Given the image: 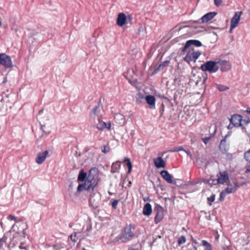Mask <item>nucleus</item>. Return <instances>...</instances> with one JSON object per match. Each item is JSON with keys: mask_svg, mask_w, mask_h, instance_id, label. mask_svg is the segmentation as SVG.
I'll return each instance as SVG.
<instances>
[{"mask_svg": "<svg viewBox=\"0 0 250 250\" xmlns=\"http://www.w3.org/2000/svg\"><path fill=\"white\" fill-rule=\"evenodd\" d=\"M116 117H119L121 118V120H122L123 121H124V117L123 115H117L116 116Z\"/></svg>", "mask_w": 250, "mask_h": 250, "instance_id": "40", "label": "nucleus"}, {"mask_svg": "<svg viewBox=\"0 0 250 250\" xmlns=\"http://www.w3.org/2000/svg\"><path fill=\"white\" fill-rule=\"evenodd\" d=\"M216 13L215 12H209L208 13L205 15H204L200 20L201 21V22L199 21L200 23H204L208 21H209L212 20L214 17L216 15Z\"/></svg>", "mask_w": 250, "mask_h": 250, "instance_id": "18", "label": "nucleus"}, {"mask_svg": "<svg viewBox=\"0 0 250 250\" xmlns=\"http://www.w3.org/2000/svg\"><path fill=\"white\" fill-rule=\"evenodd\" d=\"M230 125L231 124L233 126L236 127H241L242 128H244V123L246 125L248 122L242 119V117L239 114H234L232 115L229 119Z\"/></svg>", "mask_w": 250, "mask_h": 250, "instance_id": "5", "label": "nucleus"}, {"mask_svg": "<svg viewBox=\"0 0 250 250\" xmlns=\"http://www.w3.org/2000/svg\"><path fill=\"white\" fill-rule=\"evenodd\" d=\"M218 178L215 179L213 176H211L210 179L206 180L204 182L207 183L210 187L218 184H224L229 181V174L227 171L219 172L217 175Z\"/></svg>", "mask_w": 250, "mask_h": 250, "instance_id": "2", "label": "nucleus"}, {"mask_svg": "<svg viewBox=\"0 0 250 250\" xmlns=\"http://www.w3.org/2000/svg\"><path fill=\"white\" fill-rule=\"evenodd\" d=\"M93 171H97L96 168H91L88 172V176L86 180L83 184H79L77 187V191L81 192L83 190L86 191H93L94 188L97 187L98 183V180L92 175L91 173Z\"/></svg>", "mask_w": 250, "mask_h": 250, "instance_id": "1", "label": "nucleus"}, {"mask_svg": "<svg viewBox=\"0 0 250 250\" xmlns=\"http://www.w3.org/2000/svg\"><path fill=\"white\" fill-rule=\"evenodd\" d=\"M145 99L146 102L149 105V107L150 108H153L155 107V98L154 96L150 95H147Z\"/></svg>", "mask_w": 250, "mask_h": 250, "instance_id": "19", "label": "nucleus"}, {"mask_svg": "<svg viewBox=\"0 0 250 250\" xmlns=\"http://www.w3.org/2000/svg\"><path fill=\"white\" fill-rule=\"evenodd\" d=\"M154 210L155 213L154 222L157 224L164 219L165 211L164 208L158 204L155 205Z\"/></svg>", "mask_w": 250, "mask_h": 250, "instance_id": "7", "label": "nucleus"}, {"mask_svg": "<svg viewBox=\"0 0 250 250\" xmlns=\"http://www.w3.org/2000/svg\"><path fill=\"white\" fill-rule=\"evenodd\" d=\"M200 55L201 52L200 51H194L193 49L189 50L184 58V60L188 63L192 61L195 62Z\"/></svg>", "mask_w": 250, "mask_h": 250, "instance_id": "8", "label": "nucleus"}, {"mask_svg": "<svg viewBox=\"0 0 250 250\" xmlns=\"http://www.w3.org/2000/svg\"><path fill=\"white\" fill-rule=\"evenodd\" d=\"M217 88L220 91H225L229 89L227 86L221 84H218L217 85Z\"/></svg>", "mask_w": 250, "mask_h": 250, "instance_id": "29", "label": "nucleus"}, {"mask_svg": "<svg viewBox=\"0 0 250 250\" xmlns=\"http://www.w3.org/2000/svg\"><path fill=\"white\" fill-rule=\"evenodd\" d=\"M134 230L135 228L132 224L126 225L120 234V240L124 243L131 240L135 235Z\"/></svg>", "mask_w": 250, "mask_h": 250, "instance_id": "3", "label": "nucleus"}, {"mask_svg": "<svg viewBox=\"0 0 250 250\" xmlns=\"http://www.w3.org/2000/svg\"><path fill=\"white\" fill-rule=\"evenodd\" d=\"M242 13V12H236L235 13L234 16L231 19L230 30H232L237 27L240 20V17Z\"/></svg>", "mask_w": 250, "mask_h": 250, "instance_id": "12", "label": "nucleus"}, {"mask_svg": "<svg viewBox=\"0 0 250 250\" xmlns=\"http://www.w3.org/2000/svg\"><path fill=\"white\" fill-rule=\"evenodd\" d=\"M87 176L88 175H87V173L84 172L83 169H82L80 171L78 175V181L80 182H84L86 180Z\"/></svg>", "mask_w": 250, "mask_h": 250, "instance_id": "23", "label": "nucleus"}, {"mask_svg": "<svg viewBox=\"0 0 250 250\" xmlns=\"http://www.w3.org/2000/svg\"><path fill=\"white\" fill-rule=\"evenodd\" d=\"M164 65L163 64H160L159 66H158V69H163L164 67Z\"/></svg>", "mask_w": 250, "mask_h": 250, "instance_id": "42", "label": "nucleus"}, {"mask_svg": "<svg viewBox=\"0 0 250 250\" xmlns=\"http://www.w3.org/2000/svg\"><path fill=\"white\" fill-rule=\"evenodd\" d=\"M191 45H194L196 46L199 47L202 45V43L201 42L198 40H188L186 42L185 46L183 48L182 51H185Z\"/></svg>", "mask_w": 250, "mask_h": 250, "instance_id": "15", "label": "nucleus"}, {"mask_svg": "<svg viewBox=\"0 0 250 250\" xmlns=\"http://www.w3.org/2000/svg\"><path fill=\"white\" fill-rule=\"evenodd\" d=\"M215 195L214 194H212L210 197L208 198V201L209 202V205H211V203L213 202L215 200Z\"/></svg>", "mask_w": 250, "mask_h": 250, "instance_id": "33", "label": "nucleus"}, {"mask_svg": "<svg viewBox=\"0 0 250 250\" xmlns=\"http://www.w3.org/2000/svg\"><path fill=\"white\" fill-rule=\"evenodd\" d=\"M70 239L73 242H76L77 240V233H74L73 234H71L70 236Z\"/></svg>", "mask_w": 250, "mask_h": 250, "instance_id": "34", "label": "nucleus"}, {"mask_svg": "<svg viewBox=\"0 0 250 250\" xmlns=\"http://www.w3.org/2000/svg\"><path fill=\"white\" fill-rule=\"evenodd\" d=\"M243 185V184H239V183L236 181L232 182H229L228 184V187L224 190H223L220 194V198L222 197V195H226L235 192L237 188Z\"/></svg>", "mask_w": 250, "mask_h": 250, "instance_id": "6", "label": "nucleus"}, {"mask_svg": "<svg viewBox=\"0 0 250 250\" xmlns=\"http://www.w3.org/2000/svg\"><path fill=\"white\" fill-rule=\"evenodd\" d=\"M15 225H14L13 226V228H14V227H15Z\"/></svg>", "mask_w": 250, "mask_h": 250, "instance_id": "53", "label": "nucleus"}, {"mask_svg": "<svg viewBox=\"0 0 250 250\" xmlns=\"http://www.w3.org/2000/svg\"><path fill=\"white\" fill-rule=\"evenodd\" d=\"M48 154V151L47 150L44 151L43 152H39L37 154V156L36 159V162L38 164H42L45 161L47 155Z\"/></svg>", "mask_w": 250, "mask_h": 250, "instance_id": "14", "label": "nucleus"}, {"mask_svg": "<svg viewBox=\"0 0 250 250\" xmlns=\"http://www.w3.org/2000/svg\"><path fill=\"white\" fill-rule=\"evenodd\" d=\"M111 128V123H108L107 124H106V127L105 128H107L108 130H109Z\"/></svg>", "mask_w": 250, "mask_h": 250, "instance_id": "41", "label": "nucleus"}, {"mask_svg": "<svg viewBox=\"0 0 250 250\" xmlns=\"http://www.w3.org/2000/svg\"><path fill=\"white\" fill-rule=\"evenodd\" d=\"M6 238L5 236H3L0 239V250H1L3 248V245L6 243Z\"/></svg>", "mask_w": 250, "mask_h": 250, "instance_id": "30", "label": "nucleus"}, {"mask_svg": "<svg viewBox=\"0 0 250 250\" xmlns=\"http://www.w3.org/2000/svg\"><path fill=\"white\" fill-rule=\"evenodd\" d=\"M244 157L247 161L250 162V149L245 153Z\"/></svg>", "mask_w": 250, "mask_h": 250, "instance_id": "32", "label": "nucleus"}, {"mask_svg": "<svg viewBox=\"0 0 250 250\" xmlns=\"http://www.w3.org/2000/svg\"><path fill=\"white\" fill-rule=\"evenodd\" d=\"M101 119H98L99 123L96 125V128L99 130H102L106 127V123L101 120Z\"/></svg>", "mask_w": 250, "mask_h": 250, "instance_id": "24", "label": "nucleus"}, {"mask_svg": "<svg viewBox=\"0 0 250 250\" xmlns=\"http://www.w3.org/2000/svg\"><path fill=\"white\" fill-rule=\"evenodd\" d=\"M1 26V21H0V26Z\"/></svg>", "mask_w": 250, "mask_h": 250, "instance_id": "50", "label": "nucleus"}, {"mask_svg": "<svg viewBox=\"0 0 250 250\" xmlns=\"http://www.w3.org/2000/svg\"><path fill=\"white\" fill-rule=\"evenodd\" d=\"M188 154H189L190 153V152L189 151H186Z\"/></svg>", "mask_w": 250, "mask_h": 250, "instance_id": "48", "label": "nucleus"}, {"mask_svg": "<svg viewBox=\"0 0 250 250\" xmlns=\"http://www.w3.org/2000/svg\"><path fill=\"white\" fill-rule=\"evenodd\" d=\"M153 162L155 166L157 168H165L166 167V163L161 157L155 158Z\"/></svg>", "mask_w": 250, "mask_h": 250, "instance_id": "16", "label": "nucleus"}, {"mask_svg": "<svg viewBox=\"0 0 250 250\" xmlns=\"http://www.w3.org/2000/svg\"><path fill=\"white\" fill-rule=\"evenodd\" d=\"M214 1L215 5L218 6L221 5L222 0H214Z\"/></svg>", "mask_w": 250, "mask_h": 250, "instance_id": "38", "label": "nucleus"}, {"mask_svg": "<svg viewBox=\"0 0 250 250\" xmlns=\"http://www.w3.org/2000/svg\"><path fill=\"white\" fill-rule=\"evenodd\" d=\"M249 171H250V166L249 167L248 169Z\"/></svg>", "mask_w": 250, "mask_h": 250, "instance_id": "49", "label": "nucleus"}, {"mask_svg": "<svg viewBox=\"0 0 250 250\" xmlns=\"http://www.w3.org/2000/svg\"><path fill=\"white\" fill-rule=\"evenodd\" d=\"M162 112H161V114H163V111L164 110V105L163 104H162Z\"/></svg>", "mask_w": 250, "mask_h": 250, "instance_id": "43", "label": "nucleus"}, {"mask_svg": "<svg viewBox=\"0 0 250 250\" xmlns=\"http://www.w3.org/2000/svg\"><path fill=\"white\" fill-rule=\"evenodd\" d=\"M192 242H193V243H194L195 244H197V242L196 240H192Z\"/></svg>", "mask_w": 250, "mask_h": 250, "instance_id": "47", "label": "nucleus"}, {"mask_svg": "<svg viewBox=\"0 0 250 250\" xmlns=\"http://www.w3.org/2000/svg\"><path fill=\"white\" fill-rule=\"evenodd\" d=\"M210 137H205L204 138H202V141L205 144H206L207 143V142L210 139Z\"/></svg>", "mask_w": 250, "mask_h": 250, "instance_id": "39", "label": "nucleus"}, {"mask_svg": "<svg viewBox=\"0 0 250 250\" xmlns=\"http://www.w3.org/2000/svg\"><path fill=\"white\" fill-rule=\"evenodd\" d=\"M19 233H16L15 234H14L13 235V238L11 240V243H12V244H13V245H16V243H17V242H15L14 240V239L15 238L19 237Z\"/></svg>", "mask_w": 250, "mask_h": 250, "instance_id": "36", "label": "nucleus"}, {"mask_svg": "<svg viewBox=\"0 0 250 250\" xmlns=\"http://www.w3.org/2000/svg\"><path fill=\"white\" fill-rule=\"evenodd\" d=\"M124 161L127 163L126 165L128 167V173H129L132 169V164L129 158L126 157L125 158Z\"/></svg>", "mask_w": 250, "mask_h": 250, "instance_id": "26", "label": "nucleus"}, {"mask_svg": "<svg viewBox=\"0 0 250 250\" xmlns=\"http://www.w3.org/2000/svg\"><path fill=\"white\" fill-rule=\"evenodd\" d=\"M217 64V62L209 61L201 65L200 68L204 71H208L211 73H215L219 69V66Z\"/></svg>", "mask_w": 250, "mask_h": 250, "instance_id": "4", "label": "nucleus"}, {"mask_svg": "<svg viewBox=\"0 0 250 250\" xmlns=\"http://www.w3.org/2000/svg\"><path fill=\"white\" fill-rule=\"evenodd\" d=\"M102 151L104 153H107L110 151V147L108 145H104L102 148Z\"/></svg>", "mask_w": 250, "mask_h": 250, "instance_id": "31", "label": "nucleus"}, {"mask_svg": "<svg viewBox=\"0 0 250 250\" xmlns=\"http://www.w3.org/2000/svg\"><path fill=\"white\" fill-rule=\"evenodd\" d=\"M229 144L227 142L226 139L221 141L219 149L222 153L225 154L227 153L229 149Z\"/></svg>", "mask_w": 250, "mask_h": 250, "instance_id": "17", "label": "nucleus"}, {"mask_svg": "<svg viewBox=\"0 0 250 250\" xmlns=\"http://www.w3.org/2000/svg\"><path fill=\"white\" fill-rule=\"evenodd\" d=\"M118 204V200H114L112 202V208H114V209H116L117 208V205Z\"/></svg>", "mask_w": 250, "mask_h": 250, "instance_id": "37", "label": "nucleus"}, {"mask_svg": "<svg viewBox=\"0 0 250 250\" xmlns=\"http://www.w3.org/2000/svg\"><path fill=\"white\" fill-rule=\"evenodd\" d=\"M202 244L205 247V250H212L211 245L206 240L202 241Z\"/></svg>", "mask_w": 250, "mask_h": 250, "instance_id": "25", "label": "nucleus"}, {"mask_svg": "<svg viewBox=\"0 0 250 250\" xmlns=\"http://www.w3.org/2000/svg\"><path fill=\"white\" fill-rule=\"evenodd\" d=\"M19 248H20L21 249H25V247L22 246V244H21V245L19 246Z\"/></svg>", "mask_w": 250, "mask_h": 250, "instance_id": "44", "label": "nucleus"}, {"mask_svg": "<svg viewBox=\"0 0 250 250\" xmlns=\"http://www.w3.org/2000/svg\"><path fill=\"white\" fill-rule=\"evenodd\" d=\"M162 177L168 183H172L171 175L167 170H162L160 172Z\"/></svg>", "mask_w": 250, "mask_h": 250, "instance_id": "21", "label": "nucleus"}, {"mask_svg": "<svg viewBox=\"0 0 250 250\" xmlns=\"http://www.w3.org/2000/svg\"><path fill=\"white\" fill-rule=\"evenodd\" d=\"M0 64L7 68L11 67L12 62L10 56L4 53L0 54Z\"/></svg>", "mask_w": 250, "mask_h": 250, "instance_id": "9", "label": "nucleus"}, {"mask_svg": "<svg viewBox=\"0 0 250 250\" xmlns=\"http://www.w3.org/2000/svg\"><path fill=\"white\" fill-rule=\"evenodd\" d=\"M26 229H27V227H26V228H24V229H23V231H23V234H25V230Z\"/></svg>", "mask_w": 250, "mask_h": 250, "instance_id": "46", "label": "nucleus"}, {"mask_svg": "<svg viewBox=\"0 0 250 250\" xmlns=\"http://www.w3.org/2000/svg\"><path fill=\"white\" fill-rule=\"evenodd\" d=\"M186 238L185 236H181L178 239L177 243L179 246L184 244L186 242Z\"/></svg>", "mask_w": 250, "mask_h": 250, "instance_id": "27", "label": "nucleus"}, {"mask_svg": "<svg viewBox=\"0 0 250 250\" xmlns=\"http://www.w3.org/2000/svg\"><path fill=\"white\" fill-rule=\"evenodd\" d=\"M218 66L222 71H227L229 70L231 68V65L229 61L222 60L217 62Z\"/></svg>", "mask_w": 250, "mask_h": 250, "instance_id": "13", "label": "nucleus"}, {"mask_svg": "<svg viewBox=\"0 0 250 250\" xmlns=\"http://www.w3.org/2000/svg\"><path fill=\"white\" fill-rule=\"evenodd\" d=\"M104 110L102 107L99 104L96 106L92 110L91 112L90 113V116L91 118L95 119L96 117L98 119H101L103 115Z\"/></svg>", "mask_w": 250, "mask_h": 250, "instance_id": "10", "label": "nucleus"}, {"mask_svg": "<svg viewBox=\"0 0 250 250\" xmlns=\"http://www.w3.org/2000/svg\"><path fill=\"white\" fill-rule=\"evenodd\" d=\"M247 112L250 114V107H248L246 110Z\"/></svg>", "mask_w": 250, "mask_h": 250, "instance_id": "45", "label": "nucleus"}, {"mask_svg": "<svg viewBox=\"0 0 250 250\" xmlns=\"http://www.w3.org/2000/svg\"><path fill=\"white\" fill-rule=\"evenodd\" d=\"M7 219L9 220H14L17 223L21 222L22 221L21 219L18 218L11 214L8 216Z\"/></svg>", "mask_w": 250, "mask_h": 250, "instance_id": "28", "label": "nucleus"}, {"mask_svg": "<svg viewBox=\"0 0 250 250\" xmlns=\"http://www.w3.org/2000/svg\"><path fill=\"white\" fill-rule=\"evenodd\" d=\"M43 110H41L39 111V113L37 115V119L39 121L40 124L41 126V129L42 130L43 132H44L45 134H47L48 132L46 131L44 127H45L44 125H42V123H43L44 119L43 117Z\"/></svg>", "mask_w": 250, "mask_h": 250, "instance_id": "20", "label": "nucleus"}, {"mask_svg": "<svg viewBox=\"0 0 250 250\" xmlns=\"http://www.w3.org/2000/svg\"><path fill=\"white\" fill-rule=\"evenodd\" d=\"M48 120V118H46L45 119V120Z\"/></svg>", "mask_w": 250, "mask_h": 250, "instance_id": "52", "label": "nucleus"}, {"mask_svg": "<svg viewBox=\"0 0 250 250\" xmlns=\"http://www.w3.org/2000/svg\"><path fill=\"white\" fill-rule=\"evenodd\" d=\"M194 248L195 250H197V248L195 247H194Z\"/></svg>", "mask_w": 250, "mask_h": 250, "instance_id": "51", "label": "nucleus"}, {"mask_svg": "<svg viewBox=\"0 0 250 250\" xmlns=\"http://www.w3.org/2000/svg\"><path fill=\"white\" fill-rule=\"evenodd\" d=\"M184 150V148L182 146L176 147L174 148V149L171 150V152H178L179 151Z\"/></svg>", "mask_w": 250, "mask_h": 250, "instance_id": "35", "label": "nucleus"}, {"mask_svg": "<svg viewBox=\"0 0 250 250\" xmlns=\"http://www.w3.org/2000/svg\"><path fill=\"white\" fill-rule=\"evenodd\" d=\"M152 207L149 203H146L143 208V214L146 216H149L152 213Z\"/></svg>", "mask_w": 250, "mask_h": 250, "instance_id": "22", "label": "nucleus"}, {"mask_svg": "<svg viewBox=\"0 0 250 250\" xmlns=\"http://www.w3.org/2000/svg\"><path fill=\"white\" fill-rule=\"evenodd\" d=\"M128 19L129 20H131L132 18L130 16L126 17L125 14L123 13H120L118 14L117 20H116V24L120 26H123L125 23H126L127 20Z\"/></svg>", "mask_w": 250, "mask_h": 250, "instance_id": "11", "label": "nucleus"}]
</instances>
